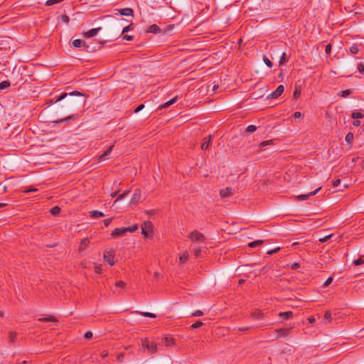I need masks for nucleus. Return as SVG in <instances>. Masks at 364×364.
I'll use <instances>...</instances> for the list:
<instances>
[{
	"label": "nucleus",
	"mask_w": 364,
	"mask_h": 364,
	"mask_svg": "<svg viewBox=\"0 0 364 364\" xmlns=\"http://www.w3.org/2000/svg\"><path fill=\"white\" fill-rule=\"evenodd\" d=\"M142 348H146L149 354H154L157 352V344L155 342L150 341L148 338L141 341Z\"/></svg>",
	"instance_id": "2"
},
{
	"label": "nucleus",
	"mask_w": 364,
	"mask_h": 364,
	"mask_svg": "<svg viewBox=\"0 0 364 364\" xmlns=\"http://www.w3.org/2000/svg\"><path fill=\"white\" fill-rule=\"evenodd\" d=\"M353 134L352 132H348L346 136V138H345V140L347 142V144L350 146H352L353 144Z\"/></svg>",
	"instance_id": "26"
},
{
	"label": "nucleus",
	"mask_w": 364,
	"mask_h": 364,
	"mask_svg": "<svg viewBox=\"0 0 364 364\" xmlns=\"http://www.w3.org/2000/svg\"><path fill=\"white\" fill-rule=\"evenodd\" d=\"M63 1L64 0H48L46 1V5L47 6H53L54 4L60 3V2Z\"/></svg>",
	"instance_id": "38"
},
{
	"label": "nucleus",
	"mask_w": 364,
	"mask_h": 364,
	"mask_svg": "<svg viewBox=\"0 0 364 364\" xmlns=\"http://www.w3.org/2000/svg\"><path fill=\"white\" fill-rule=\"evenodd\" d=\"M90 244V240L86 237V238H84L81 242H80V245L79 246V251H83L84 250H85L88 245Z\"/></svg>",
	"instance_id": "19"
},
{
	"label": "nucleus",
	"mask_w": 364,
	"mask_h": 364,
	"mask_svg": "<svg viewBox=\"0 0 364 364\" xmlns=\"http://www.w3.org/2000/svg\"><path fill=\"white\" fill-rule=\"evenodd\" d=\"M144 107V105L143 104L141 105H139L134 110V112L135 113H138L139 112H140L141 110H142Z\"/></svg>",
	"instance_id": "57"
},
{
	"label": "nucleus",
	"mask_w": 364,
	"mask_h": 364,
	"mask_svg": "<svg viewBox=\"0 0 364 364\" xmlns=\"http://www.w3.org/2000/svg\"><path fill=\"white\" fill-rule=\"evenodd\" d=\"M128 193H129V191H125L123 193L120 194L118 198L116 200V201L125 198L128 195Z\"/></svg>",
	"instance_id": "53"
},
{
	"label": "nucleus",
	"mask_w": 364,
	"mask_h": 364,
	"mask_svg": "<svg viewBox=\"0 0 364 364\" xmlns=\"http://www.w3.org/2000/svg\"><path fill=\"white\" fill-rule=\"evenodd\" d=\"M147 33H152L154 34H158L162 32L161 28L156 24H152L147 27L146 28Z\"/></svg>",
	"instance_id": "11"
},
{
	"label": "nucleus",
	"mask_w": 364,
	"mask_h": 364,
	"mask_svg": "<svg viewBox=\"0 0 364 364\" xmlns=\"http://www.w3.org/2000/svg\"><path fill=\"white\" fill-rule=\"evenodd\" d=\"M162 345L169 347L174 345V339L171 337L164 338L161 341Z\"/></svg>",
	"instance_id": "17"
},
{
	"label": "nucleus",
	"mask_w": 364,
	"mask_h": 364,
	"mask_svg": "<svg viewBox=\"0 0 364 364\" xmlns=\"http://www.w3.org/2000/svg\"><path fill=\"white\" fill-rule=\"evenodd\" d=\"M279 250H280V248H279V247H277V248H275V249H274V250H269V251H267V253L268 255H273V254H274V253L277 252Z\"/></svg>",
	"instance_id": "56"
},
{
	"label": "nucleus",
	"mask_w": 364,
	"mask_h": 364,
	"mask_svg": "<svg viewBox=\"0 0 364 364\" xmlns=\"http://www.w3.org/2000/svg\"><path fill=\"white\" fill-rule=\"evenodd\" d=\"M153 228V225L150 221H146L141 225V233L146 237H151L154 234Z\"/></svg>",
	"instance_id": "3"
},
{
	"label": "nucleus",
	"mask_w": 364,
	"mask_h": 364,
	"mask_svg": "<svg viewBox=\"0 0 364 364\" xmlns=\"http://www.w3.org/2000/svg\"><path fill=\"white\" fill-rule=\"evenodd\" d=\"M124 354L119 353L117 357V360L119 363H122L123 361Z\"/></svg>",
	"instance_id": "59"
},
{
	"label": "nucleus",
	"mask_w": 364,
	"mask_h": 364,
	"mask_svg": "<svg viewBox=\"0 0 364 364\" xmlns=\"http://www.w3.org/2000/svg\"><path fill=\"white\" fill-rule=\"evenodd\" d=\"M114 15H121L125 16H134V11L131 8H124L122 9H115Z\"/></svg>",
	"instance_id": "5"
},
{
	"label": "nucleus",
	"mask_w": 364,
	"mask_h": 364,
	"mask_svg": "<svg viewBox=\"0 0 364 364\" xmlns=\"http://www.w3.org/2000/svg\"><path fill=\"white\" fill-rule=\"evenodd\" d=\"M353 264H354L355 266H358V265H360V264H364V259H362L361 258H359V259H355V260L353 261Z\"/></svg>",
	"instance_id": "46"
},
{
	"label": "nucleus",
	"mask_w": 364,
	"mask_h": 364,
	"mask_svg": "<svg viewBox=\"0 0 364 364\" xmlns=\"http://www.w3.org/2000/svg\"><path fill=\"white\" fill-rule=\"evenodd\" d=\"M301 117V113L300 112H296L294 113V117L295 119L300 118Z\"/></svg>",
	"instance_id": "63"
},
{
	"label": "nucleus",
	"mask_w": 364,
	"mask_h": 364,
	"mask_svg": "<svg viewBox=\"0 0 364 364\" xmlns=\"http://www.w3.org/2000/svg\"><path fill=\"white\" fill-rule=\"evenodd\" d=\"M277 332L279 337L286 336L289 333L290 328H279V329H277Z\"/></svg>",
	"instance_id": "21"
},
{
	"label": "nucleus",
	"mask_w": 364,
	"mask_h": 364,
	"mask_svg": "<svg viewBox=\"0 0 364 364\" xmlns=\"http://www.w3.org/2000/svg\"><path fill=\"white\" fill-rule=\"evenodd\" d=\"M188 237H189L190 240H191L193 242H200V241H204L205 240L204 235L202 233H200L198 231H197V230L191 232L188 235Z\"/></svg>",
	"instance_id": "4"
},
{
	"label": "nucleus",
	"mask_w": 364,
	"mask_h": 364,
	"mask_svg": "<svg viewBox=\"0 0 364 364\" xmlns=\"http://www.w3.org/2000/svg\"><path fill=\"white\" fill-rule=\"evenodd\" d=\"M72 46L74 48H81L84 47L85 48H87L88 46L85 43V41L81 39H75L72 42Z\"/></svg>",
	"instance_id": "15"
},
{
	"label": "nucleus",
	"mask_w": 364,
	"mask_h": 364,
	"mask_svg": "<svg viewBox=\"0 0 364 364\" xmlns=\"http://www.w3.org/2000/svg\"><path fill=\"white\" fill-rule=\"evenodd\" d=\"M92 337V333L91 331H87L85 333V338L86 339H90Z\"/></svg>",
	"instance_id": "58"
},
{
	"label": "nucleus",
	"mask_w": 364,
	"mask_h": 364,
	"mask_svg": "<svg viewBox=\"0 0 364 364\" xmlns=\"http://www.w3.org/2000/svg\"><path fill=\"white\" fill-rule=\"evenodd\" d=\"M101 30H102V27L92 28L90 31L85 32L83 33V36L85 38H92V37L96 36L98 33V32Z\"/></svg>",
	"instance_id": "10"
},
{
	"label": "nucleus",
	"mask_w": 364,
	"mask_h": 364,
	"mask_svg": "<svg viewBox=\"0 0 364 364\" xmlns=\"http://www.w3.org/2000/svg\"><path fill=\"white\" fill-rule=\"evenodd\" d=\"M284 90V87L282 85H280L277 87V90L272 92H271L267 97V99H276L279 97Z\"/></svg>",
	"instance_id": "6"
},
{
	"label": "nucleus",
	"mask_w": 364,
	"mask_h": 364,
	"mask_svg": "<svg viewBox=\"0 0 364 364\" xmlns=\"http://www.w3.org/2000/svg\"><path fill=\"white\" fill-rule=\"evenodd\" d=\"M10 86H11V83L9 80H4L0 82V90L7 89Z\"/></svg>",
	"instance_id": "28"
},
{
	"label": "nucleus",
	"mask_w": 364,
	"mask_h": 364,
	"mask_svg": "<svg viewBox=\"0 0 364 364\" xmlns=\"http://www.w3.org/2000/svg\"><path fill=\"white\" fill-rule=\"evenodd\" d=\"M273 144V141L272 140H268V141H262L259 144V147L260 148H263L267 145H270V144Z\"/></svg>",
	"instance_id": "41"
},
{
	"label": "nucleus",
	"mask_w": 364,
	"mask_h": 364,
	"mask_svg": "<svg viewBox=\"0 0 364 364\" xmlns=\"http://www.w3.org/2000/svg\"><path fill=\"white\" fill-rule=\"evenodd\" d=\"M212 135H209L203 139V141L201 144L200 148L203 150H207L211 144Z\"/></svg>",
	"instance_id": "14"
},
{
	"label": "nucleus",
	"mask_w": 364,
	"mask_h": 364,
	"mask_svg": "<svg viewBox=\"0 0 364 364\" xmlns=\"http://www.w3.org/2000/svg\"><path fill=\"white\" fill-rule=\"evenodd\" d=\"M341 183V180L340 179H336V180H334L333 181V187H337L338 186V185Z\"/></svg>",
	"instance_id": "61"
},
{
	"label": "nucleus",
	"mask_w": 364,
	"mask_h": 364,
	"mask_svg": "<svg viewBox=\"0 0 364 364\" xmlns=\"http://www.w3.org/2000/svg\"><path fill=\"white\" fill-rule=\"evenodd\" d=\"M203 315V313L200 310H196L195 312H193L191 314L192 316H201Z\"/></svg>",
	"instance_id": "49"
},
{
	"label": "nucleus",
	"mask_w": 364,
	"mask_h": 364,
	"mask_svg": "<svg viewBox=\"0 0 364 364\" xmlns=\"http://www.w3.org/2000/svg\"><path fill=\"white\" fill-rule=\"evenodd\" d=\"M95 272L96 273H97V274L101 273V272H102V267H100V266H96V267H95Z\"/></svg>",
	"instance_id": "62"
},
{
	"label": "nucleus",
	"mask_w": 364,
	"mask_h": 364,
	"mask_svg": "<svg viewBox=\"0 0 364 364\" xmlns=\"http://www.w3.org/2000/svg\"><path fill=\"white\" fill-rule=\"evenodd\" d=\"M233 194V190L232 188H225L220 191V196L221 198H227L231 196Z\"/></svg>",
	"instance_id": "13"
},
{
	"label": "nucleus",
	"mask_w": 364,
	"mask_h": 364,
	"mask_svg": "<svg viewBox=\"0 0 364 364\" xmlns=\"http://www.w3.org/2000/svg\"><path fill=\"white\" fill-rule=\"evenodd\" d=\"M289 60V58L287 56L285 53H283L279 60V65L284 64Z\"/></svg>",
	"instance_id": "36"
},
{
	"label": "nucleus",
	"mask_w": 364,
	"mask_h": 364,
	"mask_svg": "<svg viewBox=\"0 0 364 364\" xmlns=\"http://www.w3.org/2000/svg\"><path fill=\"white\" fill-rule=\"evenodd\" d=\"M351 93L350 90H345L338 93V95L342 97H347Z\"/></svg>",
	"instance_id": "33"
},
{
	"label": "nucleus",
	"mask_w": 364,
	"mask_h": 364,
	"mask_svg": "<svg viewBox=\"0 0 364 364\" xmlns=\"http://www.w3.org/2000/svg\"><path fill=\"white\" fill-rule=\"evenodd\" d=\"M114 255L112 252H106L104 253V259L107 261L110 265H114Z\"/></svg>",
	"instance_id": "12"
},
{
	"label": "nucleus",
	"mask_w": 364,
	"mask_h": 364,
	"mask_svg": "<svg viewBox=\"0 0 364 364\" xmlns=\"http://www.w3.org/2000/svg\"><path fill=\"white\" fill-rule=\"evenodd\" d=\"M113 147H114V145L110 146H109V147L106 151H105L103 152V154H102L100 156L99 159H100V161H104V160H105L106 156H107L109 154H110V153L112 152Z\"/></svg>",
	"instance_id": "22"
},
{
	"label": "nucleus",
	"mask_w": 364,
	"mask_h": 364,
	"mask_svg": "<svg viewBox=\"0 0 364 364\" xmlns=\"http://www.w3.org/2000/svg\"><path fill=\"white\" fill-rule=\"evenodd\" d=\"M331 236H332V235H329L325 236L322 238H319L318 241L321 242H325L328 241L331 238Z\"/></svg>",
	"instance_id": "50"
},
{
	"label": "nucleus",
	"mask_w": 364,
	"mask_h": 364,
	"mask_svg": "<svg viewBox=\"0 0 364 364\" xmlns=\"http://www.w3.org/2000/svg\"><path fill=\"white\" fill-rule=\"evenodd\" d=\"M126 233H127L126 228H116L112 232L111 237L112 238H118V237L125 235Z\"/></svg>",
	"instance_id": "7"
},
{
	"label": "nucleus",
	"mask_w": 364,
	"mask_h": 364,
	"mask_svg": "<svg viewBox=\"0 0 364 364\" xmlns=\"http://www.w3.org/2000/svg\"><path fill=\"white\" fill-rule=\"evenodd\" d=\"M60 18H61L62 21L65 23H68L70 21L69 17L65 14L62 15Z\"/></svg>",
	"instance_id": "47"
},
{
	"label": "nucleus",
	"mask_w": 364,
	"mask_h": 364,
	"mask_svg": "<svg viewBox=\"0 0 364 364\" xmlns=\"http://www.w3.org/2000/svg\"><path fill=\"white\" fill-rule=\"evenodd\" d=\"M299 267H300V264L299 262H294L291 264V269H296Z\"/></svg>",
	"instance_id": "54"
},
{
	"label": "nucleus",
	"mask_w": 364,
	"mask_h": 364,
	"mask_svg": "<svg viewBox=\"0 0 364 364\" xmlns=\"http://www.w3.org/2000/svg\"><path fill=\"white\" fill-rule=\"evenodd\" d=\"M363 117H364V115L361 112H354L351 114V117L353 119H361Z\"/></svg>",
	"instance_id": "34"
},
{
	"label": "nucleus",
	"mask_w": 364,
	"mask_h": 364,
	"mask_svg": "<svg viewBox=\"0 0 364 364\" xmlns=\"http://www.w3.org/2000/svg\"><path fill=\"white\" fill-rule=\"evenodd\" d=\"M301 89L299 87H296L294 92V98L296 99V98L299 97L301 96Z\"/></svg>",
	"instance_id": "42"
},
{
	"label": "nucleus",
	"mask_w": 364,
	"mask_h": 364,
	"mask_svg": "<svg viewBox=\"0 0 364 364\" xmlns=\"http://www.w3.org/2000/svg\"><path fill=\"white\" fill-rule=\"evenodd\" d=\"M251 316L257 320H259L264 318V314L258 309H255L251 313Z\"/></svg>",
	"instance_id": "18"
},
{
	"label": "nucleus",
	"mask_w": 364,
	"mask_h": 364,
	"mask_svg": "<svg viewBox=\"0 0 364 364\" xmlns=\"http://www.w3.org/2000/svg\"><path fill=\"white\" fill-rule=\"evenodd\" d=\"M257 130V127L255 126V125H249L247 127V132H249V133H253L255 132V131Z\"/></svg>",
	"instance_id": "40"
},
{
	"label": "nucleus",
	"mask_w": 364,
	"mask_h": 364,
	"mask_svg": "<svg viewBox=\"0 0 364 364\" xmlns=\"http://www.w3.org/2000/svg\"><path fill=\"white\" fill-rule=\"evenodd\" d=\"M203 322L198 321L196 322L195 323L192 324L191 327V328L195 329V328L200 327L201 326H203Z\"/></svg>",
	"instance_id": "43"
},
{
	"label": "nucleus",
	"mask_w": 364,
	"mask_h": 364,
	"mask_svg": "<svg viewBox=\"0 0 364 364\" xmlns=\"http://www.w3.org/2000/svg\"><path fill=\"white\" fill-rule=\"evenodd\" d=\"M193 252H194V255H196V257H198L201 252L200 247H195L193 249Z\"/></svg>",
	"instance_id": "48"
},
{
	"label": "nucleus",
	"mask_w": 364,
	"mask_h": 364,
	"mask_svg": "<svg viewBox=\"0 0 364 364\" xmlns=\"http://www.w3.org/2000/svg\"><path fill=\"white\" fill-rule=\"evenodd\" d=\"M176 100H177V97H173L171 100H170L169 101H168L167 102L161 105L159 108L160 109H164V108H166L168 106H170V105H173V103H175L176 102Z\"/></svg>",
	"instance_id": "25"
},
{
	"label": "nucleus",
	"mask_w": 364,
	"mask_h": 364,
	"mask_svg": "<svg viewBox=\"0 0 364 364\" xmlns=\"http://www.w3.org/2000/svg\"><path fill=\"white\" fill-rule=\"evenodd\" d=\"M188 259V252L187 251L182 253L179 257L180 262L186 263Z\"/></svg>",
	"instance_id": "27"
},
{
	"label": "nucleus",
	"mask_w": 364,
	"mask_h": 364,
	"mask_svg": "<svg viewBox=\"0 0 364 364\" xmlns=\"http://www.w3.org/2000/svg\"><path fill=\"white\" fill-rule=\"evenodd\" d=\"M78 116H79L78 114H72V115L66 117H65L63 119L55 121V123L56 124H61V123H63L64 122H68V121H70V120H75L76 119H77Z\"/></svg>",
	"instance_id": "16"
},
{
	"label": "nucleus",
	"mask_w": 364,
	"mask_h": 364,
	"mask_svg": "<svg viewBox=\"0 0 364 364\" xmlns=\"http://www.w3.org/2000/svg\"><path fill=\"white\" fill-rule=\"evenodd\" d=\"M123 39L126 40V41H131L134 39V36H129V35H124L123 36Z\"/></svg>",
	"instance_id": "55"
},
{
	"label": "nucleus",
	"mask_w": 364,
	"mask_h": 364,
	"mask_svg": "<svg viewBox=\"0 0 364 364\" xmlns=\"http://www.w3.org/2000/svg\"><path fill=\"white\" fill-rule=\"evenodd\" d=\"M115 286L117 287H120L122 289H124L126 287V284L122 281H118L115 283Z\"/></svg>",
	"instance_id": "44"
},
{
	"label": "nucleus",
	"mask_w": 364,
	"mask_h": 364,
	"mask_svg": "<svg viewBox=\"0 0 364 364\" xmlns=\"http://www.w3.org/2000/svg\"><path fill=\"white\" fill-rule=\"evenodd\" d=\"M138 228H139L138 225L136 224L132 226L126 228V230H127V232H134L138 229Z\"/></svg>",
	"instance_id": "37"
},
{
	"label": "nucleus",
	"mask_w": 364,
	"mask_h": 364,
	"mask_svg": "<svg viewBox=\"0 0 364 364\" xmlns=\"http://www.w3.org/2000/svg\"><path fill=\"white\" fill-rule=\"evenodd\" d=\"M324 319L328 322L331 321V319H332L331 314L329 311H326V313L324 314Z\"/></svg>",
	"instance_id": "45"
},
{
	"label": "nucleus",
	"mask_w": 364,
	"mask_h": 364,
	"mask_svg": "<svg viewBox=\"0 0 364 364\" xmlns=\"http://www.w3.org/2000/svg\"><path fill=\"white\" fill-rule=\"evenodd\" d=\"M358 70L360 73L364 74V64L359 63L358 65Z\"/></svg>",
	"instance_id": "51"
},
{
	"label": "nucleus",
	"mask_w": 364,
	"mask_h": 364,
	"mask_svg": "<svg viewBox=\"0 0 364 364\" xmlns=\"http://www.w3.org/2000/svg\"><path fill=\"white\" fill-rule=\"evenodd\" d=\"M264 63L268 66L269 68H272L273 63L272 61L265 55L263 56Z\"/></svg>",
	"instance_id": "35"
},
{
	"label": "nucleus",
	"mask_w": 364,
	"mask_h": 364,
	"mask_svg": "<svg viewBox=\"0 0 364 364\" xmlns=\"http://www.w3.org/2000/svg\"><path fill=\"white\" fill-rule=\"evenodd\" d=\"M112 221V218L105 219V220H104V224L106 227H107L111 223Z\"/></svg>",
	"instance_id": "60"
},
{
	"label": "nucleus",
	"mask_w": 364,
	"mask_h": 364,
	"mask_svg": "<svg viewBox=\"0 0 364 364\" xmlns=\"http://www.w3.org/2000/svg\"><path fill=\"white\" fill-rule=\"evenodd\" d=\"M279 316L282 318L287 320L289 318H291L293 316V312L292 311H284V312H280L279 314Z\"/></svg>",
	"instance_id": "20"
},
{
	"label": "nucleus",
	"mask_w": 364,
	"mask_h": 364,
	"mask_svg": "<svg viewBox=\"0 0 364 364\" xmlns=\"http://www.w3.org/2000/svg\"><path fill=\"white\" fill-rule=\"evenodd\" d=\"M134 28V25L133 23H130L129 25H128L127 26L124 27L122 31V34H124L131 30H132Z\"/></svg>",
	"instance_id": "39"
},
{
	"label": "nucleus",
	"mask_w": 364,
	"mask_h": 364,
	"mask_svg": "<svg viewBox=\"0 0 364 364\" xmlns=\"http://www.w3.org/2000/svg\"><path fill=\"white\" fill-rule=\"evenodd\" d=\"M350 52L352 54H357L359 52V48L357 44H353L350 48Z\"/></svg>",
	"instance_id": "31"
},
{
	"label": "nucleus",
	"mask_w": 364,
	"mask_h": 364,
	"mask_svg": "<svg viewBox=\"0 0 364 364\" xmlns=\"http://www.w3.org/2000/svg\"><path fill=\"white\" fill-rule=\"evenodd\" d=\"M136 313L145 317H149L153 318L156 317V316L154 314L149 312L136 311Z\"/></svg>",
	"instance_id": "29"
},
{
	"label": "nucleus",
	"mask_w": 364,
	"mask_h": 364,
	"mask_svg": "<svg viewBox=\"0 0 364 364\" xmlns=\"http://www.w3.org/2000/svg\"><path fill=\"white\" fill-rule=\"evenodd\" d=\"M73 96H83V94L80 93L77 91H73L70 92H63L58 97H56L55 102H58L66 99L65 102L73 107H75L77 105V102L73 100Z\"/></svg>",
	"instance_id": "1"
},
{
	"label": "nucleus",
	"mask_w": 364,
	"mask_h": 364,
	"mask_svg": "<svg viewBox=\"0 0 364 364\" xmlns=\"http://www.w3.org/2000/svg\"><path fill=\"white\" fill-rule=\"evenodd\" d=\"M333 281V277H329L323 283V287H328Z\"/></svg>",
	"instance_id": "52"
},
{
	"label": "nucleus",
	"mask_w": 364,
	"mask_h": 364,
	"mask_svg": "<svg viewBox=\"0 0 364 364\" xmlns=\"http://www.w3.org/2000/svg\"><path fill=\"white\" fill-rule=\"evenodd\" d=\"M60 211V208L58 206H54L53 208H52L50 209V213L53 215H57L59 214Z\"/></svg>",
	"instance_id": "32"
},
{
	"label": "nucleus",
	"mask_w": 364,
	"mask_h": 364,
	"mask_svg": "<svg viewBox=\"0 0 364 364\" xmlns=\"http://www.w3.org/2000/svg\"><path fill=\"white\" fill-rule=\"evenodd\" d=\"M264 243V240H257L253 242H251L248 244V247L251 248H255L256 247H258Z\"/></svg>",
	"instance_id": "24"
},
{
	"label": "nucleus",
	"mask_w": 364,
	"mask_h": 364,
	"mask_svg": "<svg viewBox=\"0 0 364 364\" xmlns=\"http://www.w3.org/2000/svg\"><path fill=\"white\" fill-rule=\"evenodd\" d=\"M331 50V45L328 44L326 46V53H330Z\"/></svg>",
	"instance_id": "64"
},
{
	"label": "nucleus",
	"mask_w": 364,
	"mask_h": 364,
	"mask_svg": "<svg viewBox=\"0 0 364 364\" xmlns=\"http://www.w3.org/2000/svg\"><path fill=\"white\" fill-rule=\"evenodd\" d=\"M321 189V187L318 188L314 191H311L307 194H303L299 195L297 196V199L299 200H306L309 198L310 196H315L320 190Z\"/></svg>",
	"instance_id": "9"
},
{
	"label": "nucleus",
	"mask_w": 364,
	"mask_h": 364,
	"mask_svg": "<svg viewBox=\"0 0 364 364\" xmlns=\"http://www.w3.org/2000/svg\"><path fill=\"white\" fill-rule=\"evenodd\" d=\"M39 321H41L56 322L57 319L54 316H48V317L41 318H39Z\"/></svg>",
	"instance_id": "30"
},
{
	"label": "nucleus",
	"mask_w": 364,
	"mask_h": 364,
	"mask_svg": "<svg viewBox=\"0 0 364 364\" xmlns=\"http://www.w3.org/2000/svg\"><path fill=\"white\" fill-rule=\"evenodd\" d=\"M141 198V191L136 189L130 200L131 204L136 205L138 204Z\"/></svg>",
	"instance_id": "8"
},
{
	"label": "nucleus",
	"mask_w": 364,
	"mask_h": 364,
	"mask_svg": "<svg viewBox=\"0 0 364 364\" xmlns=\"http://www.w3.org/2000/svg\"><path fill=\"white\" fill-rule=\"evenodd\" d=\"M90 217L92 218H97L104 216V213L98 210H92L90 212Z\"/></svg>",
	"instance_id": "23"
}]
</instances>
